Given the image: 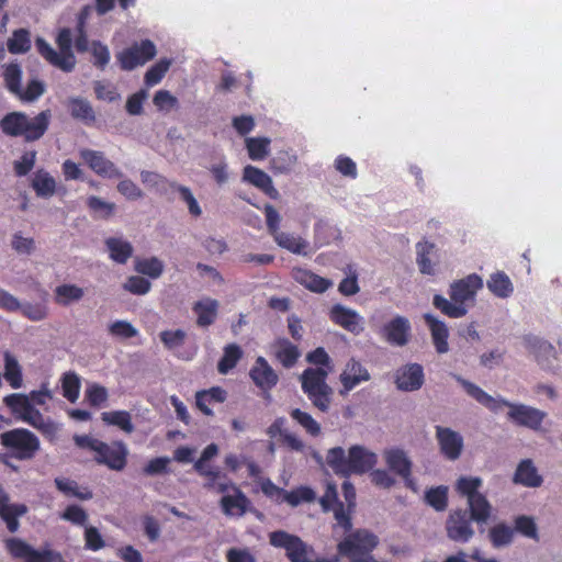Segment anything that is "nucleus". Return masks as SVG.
<instances>
[{
	"instance_id": "20e7f679",
	"label": "nucleus",
	"mask_w": 562,
	"mask_h": 562,
	"mask_svg": "<svg viewBox=\"0 0 562 562\" xmlns=\"http://www.w3.org/2000/svg\"><path fill=\"white\" fill-rule=\"evenodd\" d=\"M52 121L49 109L43 110L34 116L25 112L13 111L0 120V130L10 137H22L26 143L41 139L47 132Z\"/></svg>"
},
{
	"instance_id": "f704fd0d",
	"label": "nucleus",
	"mask_w": 562,
	"mask_h": 562,
	"mask_svg": "<svg viewBox=\"0 0 562 562\" xmlns=\"http://www.w3.org/2000/svg\"><path fill=\"white\" fill-rule=\"evenodd\" d=\"M227 393L224 389L220 386H213L210 390L199 391L195 394V402L198 408L206 416H212L213 411L204 405V400H207L209 403H223L226 401Z\"/></svg>"
},
{
	"instance_id": "bb28decb",
	"label": "nucleus",
	"mask_w": 562,
	"mask_h": 562,
	"mask_svg": "<svg viewBox=\"0 0 562 562\" xmlns=\"http://www.w3.org/2000/svg\"><path fill=\"white\" fill-rule=\"evenodd\" d=\"M514 482L527 487H539L543 480L530 459L522 460L514 474Z\"/></svg>"
},
{
	"instance_id": "a211bd4d",
	"label": "nucleus",
	"mask_w": 562,
	"mask_h": 562,
	"mask_svg": "<svg viewBox=\"0 0 562 562\" xmlns=\"http://www.w3.org/2000/svg\"><path fill=\"white\" fill-rule=\"evenodd\" d=\"M370 373L366 367H363L356 359H350L344 371L340 373L339 380L342 385V390H340V394H348L352 391L358 384L361 382H367L370 380Z\"/></svg>"
},
{
	"instance_id": "680f3d73",
	"label": "nucleus",
	"mask_w": 562,
	"mask_h": 562,
	"mask_svg": "<svg viewBox=\"0 0 562 562\" xmlns=\"http://www.w3.org/2000/svg\"><path fill=\"white\" fill-rule=\"evenodd\" d=\"M171 61L162 58L153 65L145 74V83L149 87L159 83L168 71Z\"/></svg>"
},
{
	"instance_id": "aec40b11",
	"label": "nucleus",
	"mask_w": 562,
	"mask_h": 562,
	"mask_svg": "<svg viewBox=\"0 0 562 562\" xmlns=\"http://www.w3.org/2000/svg\"><path fill=\"white\" fill-rule=\"evenodd\" d=\"M395 383L398 390L416 391L424 384V370L418 363H409L396 372Z\"/></svg>"
},
{
	"instance_id": "69168bd1",
	"label": "nucleus",
	"mask_w": 562,
	"mask_h": 562,
	"mask_svg": "<svg viewBox=\"0 0 562 562\" xmlns=\"http://www.w3.org/2000/svg\"><path fill=\"white\" fill-rule=\"evenodd\" d=\"M150 286V282L147 279L139 276H132L127 278L126 282L123 285V288L126 291L135 295H144L148 293Z\"/></svg>"
},
{
	"instance_id": "5fc2aeb1",
	"label": "nucleus",
	"mask_w": 562,
	"mask_h": 562,
	"mask_svg": "<svg viewBox=\"0 0 562 562\" xmlns=\"http://www.w3.org/2000/svg\"><path fill=\"white\" fill-rule=\"evenodd\" d=\"M524 344H525V347L530 351L532 352L536 358L540 361V357L542 355H553L555 353V349L554 347L546 341V340H542L536 336H532V335H527L524 337Z\"/></svg>"
},
{
	"instance_id": "09e8293b",
	"label": "nucleus",
	"mask_w": 562,
	"mask_h": 562,
	"mask_svg": "<svg viewBox=\"0 0 562 562\" xmlns=\"http://www.w3.org/2000/svg\"><path fill=\"white\" fill-rule=\"evenodd\" d=\"M135 270L151 279L159 278L164 272V265L157 257L143 258L135 260Z\"/></svg>"
},
{
	"instance_id": "412c9836",
	"label": "nucleus",
	"mask_w": 562,
	"mask_h": 562,
	"mask_svg": "<svg viewBox=\"0 0 562 562\" xmlns=\"http://www.w3.org/2000/svg\"><path fill=\"white\" fill-rule=\"evenodd\" d=\"M385 461L391 471L402 476L406 485L414 488L412 475V462L402 449H390L385 452Z\"/></svg>"
},
{
	"instance_id": "f03ea898",
	"label": "nucleus",
	"mask_w": 562,
	"mask_h": 562,
	"mask_svg": "<svg viewBox=\"0 0 562 562\" xmlns=\"http://www.w3.org/2000/svg\"><path fill=\"white\" fill-rule=\"evenodd\" d=\"M456 379L462 385L469 396L474 398L477 403L491 412L497 413L503 407H508V418L518 426L538 430L547 416L544 412L538 408L524 404H514L504 398H495L476 384L461 376H456Z\"/></svg>"
},
{
	"instance_id": "9b49d317",
	"label": "nucleus",
	"mask_w": 562,
	"mask_h": 562,
	"mask_svg": "<svg viewBox=\"0 0 562 562\" xmlns=\"http://www.w3.org/2000/svg\"><path fill=\"white\" fill-rule=\"evenodd\" d=\"M328 317L335 325L353 335L363 331V317L357 311L342 304H334L328 312Z\"/></svg>"
},
{
	"instance_id": "f257e3e1",
	"label": "nucleus",
	"mask_w": 562,
	"mask_h": 562,
	"mask_svg": "<svg viewBox=\"0 0 562 562\" xmlns=\"http://www.w3.org/2000/svg\"><path fill=\"white\" fill-rule=\"evenodd\" d=\"M483 481L479 476H460L454 490L460 497L467 498L468 509H452L445 522L447 537L454 542L467 543L475 535L472 522L485 525L492 516L493 507L487 497L480 492Z\"/></svg>"
},
{
	"instance_id": "a878e982",
	"label": "nucleus",
	"mask_w": 562,
	"mask_h": 562,
	"mask_svg": "<svg viewBox=\"0 0 562 562\" xmlns=\"http://www.w3.org/2000/svg\"><path fill=\"white\" fill-rule=\"evenodd\" d=\"M229 490L234 491L233 495H224L221 498V507L227 516H243L249 505L247 496L233 483Z\"/></svg>"
},
{
	"instance_id": "393cba45",
	"label": "nucleus",
	"mask_w": 562,
	"mask_h": 562,
	"mask_svg": "<svg viewBox=\"0 0 562 562\" xmlns=\"http://www.w3.org/2000/svg\"><path fill=\"white\" fill-rule=\"evenodd\" d=\"M424 321L430 330L436 351L438 353H446L449 350V330L447 325L429 313L424 314Z\"/></svg>"
},
{
	"instance_id": "0e129e2a",
	"label": "nucleus",
	"mask_w": 562,
	"mask_h": 562,
	"mask_svg": "<svg viewBox=\"0 0 562 562\" xmlns=\"http://www.w3.org/2000/svg\"><path fill=\"white\" fill-rule=\"evenodd\" d=\"M515 530L527 538H530V539H533L537 541L539 540L537 525H536L533 518H531L529 516L521 515V516L516 517Z\"/></svg>"
},
{
	"instance_id": "1a4fd4ad",
	"label": "nucleus",
	"mask_w": 562,
	"mask_h": 562,
	"mask_svg": "<svg viewBox=\"0 0 562 562\" xmlns=\"http://www.w3.org/2000/svg\"><path fill=\"white\" fill-rule=\"evenodd\" d=\"M5 548L14 559H21L24 562H55L59 554L52 550L38 551L25 541L19 538H9L4 541Z\"/></svg>"
},
{
	"instance_id": "b1692460",
	"label": "nucleus",
	"mask_w": 562,
	"mask_h": 562,
	"mask_svg": "<svg viewBox=\"0 0 562 562\" xmlns=\"http://www.w3.org/2000/svg\"><path fill=\"white\" fill-rule=\"evenodd\" d=\"M243 180L260 189L268 196L276 199L278 190L272 186V180L263 170L248 165L244 168Z\"/></svg>"
},
{
	"instance_id": "6e6552de",
	"label": "nucleus",
	"mask_w": 562,
	"mask_h": 562,
	"mask_svg": "<svg viewBox=\"0 0 562 562\" xmlns=\"http://www.w3.org/2000/svg\"><path fill=\"white\" fill-rule=\"evenodd\" d=\"M156 46L150 40H143L140 43H134L124 48L116 55L122 70L131 71L151 60L156 55Z\"/></svg>"
},
{
	"instance_id": "3c124183",
	"label": "nucleus",
	"mask_w": 562,
	"mask_h": 562,
	"mask_svg": "<svg viewBox=\"0 0 562 562\" xmlns=\"http://www.w3.org/2000/svg\"><path fill=\"white\" fill-rule=\"evenodd\" d=\"M514 529L504 522L497 524L490 529L488 538L495 548L509 544L513 541Z\"/></svg>"
},
{
	"instance_id": "4d7b16f0",
	"label": "nucleus",
	"mask_w": 562,
	"mask_h": 562,
	"mask_svg": "<svg viewBox=\"0 0 562 562\" xmlns=\"http://www.w3.org/2000/svg\"><path fill=\"white\" fill-rule=\"evenodd\" d=\"M315 499V493L311 487L300 486L291 492L283 490V501L292 506H297L302 503H310Z\"/></svg>"
},
{
	"instance_id": "2f4dec72",
	"label": "nucleus",
	"mask_w": 562,
	"mask_h": 562,
	"mask_svg": "<svg viewBox=\"0 0 562 562\" xmlns=\"http://www.w3.org/2000/svg\"><path fill=\"white\" fill-rule=\"evenodd\" d=\"M105 246L109 250L110 258L116 263H126L133 255L132 244L117 237L105 239Z\"/></svg>"
},
{
	"instance_id": "a19ab883",
	"label": "nucleus",
	"mask_w": 562,
	"mask_h": 562,
	"mask_svg": "<svg viewBox=\"0 0 562 562\" xmlns=\"http://www.w3.org/2000/svg\"><path fill=\"white\" fill-rule=\"evenodd\" d=\"M243 356L241 348L236 344H229L224 348L223 357L217 363V371L221 374H227L236 367Z\"/></svg>"
},
{
	"instance_id": "338daca9",
	"label": "nucleus",
	"mask_w": 562,
	"mask_h": 562,
	"mask_svg": "<svg viewBox=\"0 0 562 562\" xmlns=\"http://www.w3.org/2000/svg\"><path fill=\"white\" fill-rule=\"evenodd\" d=\"M109 333L114 337L133 338L138 330L127 321H115L109 326Z\"/></svg>"
},
{
	"instance_id": "c9c22d12",
	"label": "nucleus",
	"mask_w": 562,
	"mask_h": 562,
	"mask_svg": "<svg viewBox=\"0 0 562 562\" xmlns=\"http://www.w3.org/2000/svg\"><path fill=\"white\" fill-rule=\"evenodd\" d=\"M32 188L37 196L49 198L56 191V181L46 170L40 169L34 173Z\"/></svg>"
},
{
	"instance_id": "6ab92c4d",
	"label": "nucleus",
	"mask_w": 562,
	"mask_h": 562,
	"mask_svg": "<svg viewBox=\"0 0 562 562\" xmlns=\"http://www.w3.org/2000/svg\"><path fill=\"white\" fill-rule=\"evenodd\" d=\"M10 496L0 485V518L5 522L10 532L18 531L20 527L19 517L27 513L24 504H10Z\"/></svg>"
},
{
	"instance_id": "bf43d9fd",
	"label": "nucleus",
	"mask_w": 562,
	"mask_h": 562,
	"mask_svg": "<svg viewBox=\"0 0 562 562\" xmlns=\"http://www.w3.org/2000/svg\"><path fill=\"white\" fill-rule=\"evenodd\" d=\"M283 248L295 255L310 254V243L299 235L283 234Z\"/></svg>"
},
{
	"instance_id": "7c9ffc66",
	"label": "nucleus",
	"mask_w": 562,
	"mask_h": 562,
	"mask_svg": "<svg viewBox=\"0 0 562 562\" xmlns=\"http://www.w3.org/2000/svg\"><path fill=\"white\" fill-rule=\"evenodd\" d=\"M192 310L198 316V326L207 327L212 325L217 317L218 302L207 297L195 302Z\"/></svg>"
},
{
	"instance_id": "7ed1b4c3",
	"label": "nucleus",
	"mask_w": 562,
	"mask_h": 562,
	"mask_svg": "<svg viewBox=\"0 0 562 562\" xmlns=\"http://www.w3.org/2000/svg\"><path fill=\"white\" fill-rule=\"evenodd\" d=\"M306 360L323 368H307L301 375L302 390L314 407L323 413L328 412L333 390L326 380L330 370V358L323 347H318L306 356Z\"/></svg>"
},
{
	"instance_id": "473e14b6",
	"label": "nucleus",
	"mask_w": 562,
	"mask_h": 562,
	"mask_svg": "<svg viewBox=\"0 0 562 562\" xmlns=\"http://www.w3.org/2000/svg\"><path fill=\"white\" fill-rule=\"evenodd\" d=\"M487 289L497 297H509L514 292L513 283L504 271H497L490 276Z\"/></svg>"
},
{
	"instance_id": "e2e57ef3",
	"label": "nucleus",
	"mask_w": 562,
	"mask_h": 562,
	"mask_svg": "<svg viewBox=\"0 0 562 562\" xmlns=\"http://www.w3.org/2000/svg\"><path fill=\"white\" fill-rule=\"evenodd\" d=\"M44 92V82L38 79H32L27 82L24 89L21 87V92L16 93L15 97H18L22 102H33L43 95Z\"/></svg>"
},
{
	"instance_id": "9d476101",
	"label": "nucleus",
	"mask_w": 562,
	"mask_h": 562,
	"mask_svg": "<svg viewBox=\"0 0 562 562\" xmlns=\"http://www.w3.org/2000/svg\"><path fill=\"white\" fill-rule=\"evenodd\" d=\"M79 156L94 173L102 178L114 179L123 176L114 162L100 150L85 148L79 151Z\"/></svg>"
},
{
	"instance_id": "dca6fc26",
	"label": "nucleus",
	"mask_w": 562,
	"mask_h": 562,
	"mask_svg": "<svg viewBox=\"0 0 562 562\" xmlns=\"http://www.w3.org/2000/svg\"><path fill=\"white\" fill-rule=\"evenodd\" d=\"M483 286V280L473 273L464 279L456 281L450 286L451 301L464 305L467 301L473 300L477 290Z\"/></svg>"
},
{
	"instance_id": "e433bc0d",
	"label": "nucleus",
	"mask_w": 562,
	"mask_h": 562,
	"mask_svg": "<svg viewBox=\"0 0 562 562\" xmlns=\"http://www.w3.org/2000/svg\"><path fill=\"white\" fill-rule=\"evenodd\" d=\"M55 485L59 492L66 496L77 497L81 501L91 499L93 494L87 486H79L74 480L66 477H56Z\"/></svg>"
},
{
	"instance_id": "4be33fe9",
	"label": "nucleus",
	"mask_w": 562,
	"mask_h": 562,
	"mask_svg": "<svg viewBox=\"0 0 562 562\" xmlns=\"http://www.w3.org/2000/svg\"><path fill=\"white\" fill-rule=\"evenodd\" d=\"M249 375L254 383L267 392L278 382V375L263 357H258L250 369Z\"/></svg>"
},
{
	"instance_id": "de8ad7c7",
	"label": "nucleus",
	"mask_w": 562,
	"mask_h": 562,
	"mask_svg": "<svg viewBox=\"0 0 562 562\" xmlns=\"http://www.w3.org/2000/svg\"><path fill=\"white\" fill-rule=\"evenodd\" d=\"M4 86L14 95L21 92L22 69L16 63H10L3 71Z\"/></svg>"
},
{
	"instance_id": "ea45409f",
	"label": "nucleus",
	"mask_w": 562,
	"mask_h": 562,
	"mask_svg": "<svg viewBox=\"0 0 562 562\" xmlns=\"http://www.w3.org/2000/svg\"><path fill=\"white\" fill-rule=\"evenodd\" d=\"M101 419L108 425L119 427L126 434L134 431L132 417L127 411L104 412L101 414Z\"/></svg>"
},
{
	"instance_id": "39448f33",
	"label": "nucleus",
	"mask_w": 562,
	"mask_h": 562,
	"mask_svg": "<svg viewBox=\"0 0 562 562\" xmlns=\"http://www.w3.org/2000/svg\"><path fill=\"white\" fill-rule=\"evenodd\" d=\"M0 462L12 469L11 459L26 461L33 459L40 451L38 438L26 428H14L0 434Z\"/></svg>"
},
{
	"instance_id": "a18cd8bd",
	"label": "nucleus",
	"mask_w": 562,
	"mask_h": 562,
	"mask_svg": "<svg viewBox=\"0 0 562 562\" xmlns=\"http://www.w3.org/2000/svg\"><path fill=\"white\" fill-rule=\"evenodd\" d=\"M331 510L336 520V524L333 526L334 531H336L337 528H341L345 537L355 531L352 530L351 518L355 509H350L348 506H345L344 503H339Z\"/></svg>"
},
{
	"instance_id": "cd10ccee",
	"label": "nucleus",
	"mask_w": 562,
	"mask_h": 562,
	"mask_svg": "<svg viewBox=\"0 0 562 562\" xmlns=\"http://www.w3.org/2000/svg\"><path fill=\"white\" fill-rule=\"evenodd\" d=\"M67 109L70 115L86 125H92L95 122V113L91 103L83 98L74 97L67 101Z\"/></svg>"
},
{
	"instance_id": "c03bdc74",
	"label": "nucleus",
	"mask_w": 562,
	"mask_h": 562,
	"mask_svg": "<svg viewBox=\"0 0 562 562\" xmlns=\"http://www.w3.org/2000/svg\"><path fill=\"white\" fill-rule=\"evenodd\" d=\"M82 296L83 290L75 284H61L55 289V302L63 306L80 301Z\"/></svg>"
},
{
	"instance_id": "603ef678",
	"label": "nucleus",
	"mask_w": 562,
	"mask_h": 562,
	"mask_svg": "<svg viewBox=\"0 0 562 562\" xmlns=\"http://www.w3.org/2000/svg\"><path fill=\"white\" fill-rule=\"evenodd\" d=\"M270 139L266 137L246 138L248 156L252 160H262L269 153Z\"/></svg>"
},
{
	"instance_id": "5701e85b",
	"label": "nucleus",
	"mask_w": 562,
	"mask_h": 562,
	"mask_svg": "<svg viewBox=\"0 0 562 562\" xmlns=\"http://www.w3.org/2000/svg\"><path fill=\"white\" fill-rule=\"evenodd\" d=\"M291 274L297 283L315 293H324L333 285L329 279L323 278L311 270L295 268Z\"/></svg>"
},
{
	"instance_id": "72a5a7b5",
	"label": "nucleus",
	"mask_w": 562,
	"mask_h": 562,
	"mask_svg": "<svg viewBox=\"0 0 562 562\" xmlns=\"http://www.w3.org/2000/svg\"><path fill=\"white\" fill-rule=\"evenodd\" d=\"M3 359L5 381L12 389H20L23 384V373L18 359L10 351L4 352Z\"/></svg>"
},
{
	"instance_id": "864d4df0",
	"label": "nucleus",
	"mask_w": 562,
	"mask_h": 562,
	"mask_svg": "<svg viewBox=\"0 0 562 562\" xmlns=\"http://www.w3.org/2000/svg\"><path fill=\"white\" fill-rule=\"evenodd\" d=\"M211 475H205L206 479L203 487L209 491H215L217 493H226L229 491L232 482L222 474L218 468L211 469Z\"/></svg>"
},
{
	"instance_id": "ddd939ff",
	"label": "nucleus",
	"mask_w": 562,
	"mask_h": 562,
	"mask_svg": "<svg viewBox=\"0 0 562 562\" xmlns=\"http://www.w3.org/2000/svg\"><path fill=\"white\" fill-rule=\"evenodd\" d=\"M412 335L409 321L401 315L393 317L381 329L382 338L392 346L403 347L408 344Z\"/></svg>"
},
{
	"instance_id": "8fccbe9b",
	"label": "nucleus",
	"mask_w": 562,
	"mask_h": 562,
	"mask_svg": "<svg viewBox=\"0 0 562 562\" xmlns=\"http://www.w3.org/2000/svg\"><path fill=\"white\" fill-rule=\"evenodd\" d=\"M326 462L336 474L347 476L348 457H346L341 447L329 449L326 454Z\"/></svg>"
},
{
	"instance_id": "0eeeda50",
	"label": "nucleus",
	"mask_w": 562,
	"mask_h": 562,
	"mask_svg": "<svg viewBox=\"0 0 562 562\" xmlns=\"http://www.w3.org/2000/svg\"><path fill=\"white\" fill-rule=\"evenodd\" d=\"M56 44L59 53L56 52L44 38L37 37L35 46L37 53L52 66L69 72L76 66V57L71 50L72 34L70 29L64 27L56 37Z\"/></svg>"
},
{
	"instance_id": "c85d7f7f",
	"label": "nucleus",
	"mask_w": 562,
	"mask_h": 562,
	"mask_svg": "<svg viewBox=\"0 0 562 562\" xmlns=\"http://www.w3.org/2000/svg\"><path fill=\"white\" fill-rule=\"evenodd\" d=\"M24 423L38 430L48 440H54L59 430L58 425L49 417H45L37 408L24 418Z\"/></svg>"
},
{
	"instance_id": "4468645a",
	"label": "nucleus",
	"mask_w": 562,
	"mask_h": 562,
	"mask_svg": "<svg viewBox=\"0 0 562 562\" xmlns=\"http://www.w3.org/2000/svg\"><path fill=\"white\" fill-rule=\"evenodd\" d=\"M436 439L441 454L450 461L460 458L463 450V438L449 427L436 426Z\"/></svg>"
},
{
	"instance_id": "f3484780",
	"label": "nucleus",
	"mask_w": 562,
	"mask_h": 562,
	"mask_svg": "<svg viewBox=\"0 0 562 562\" xmlns=\"http://www.w3.org/2000/svg\"><path fill=\"white\" fill-rule=\"evenodd\" d=\"M376 463L375 453L361 446H352L348 453L347 476L350 474H363L373 469Z\"/></svg>"
},
{
	"instance_id": "79ce46f5",
	"label": "nucleus",
	"mask_w": 562,
	"mask_h": 562,
	"mask_svg": "<svg viewBox=\"0 0 562 562\" xmlns=\"http://www.w3.org/2000/svg\"><path fill=\"white\" fill-rule=\"evenodd\" d=\"M448 486L439 485L425 492V502L436 512H445L448 507Z\"/></svg>"
},
{
	"instance_id": "4c0bfd02",
	"label": "nucleus",
	"mask_w": 562,
	"mask_h": 562,
	"mask_svg": "<svg viewBox=\"0 0 562 562\" xmlns=\"http://www.w3.org/2000/svg\"><path fill=\"white\" fill-rule=\"evenodd\" d=\"M435 244L429 241H420L416 244L417 257L416 261L419 271L423 274H435V266L431 263L430 256L434 254Z\"/></svg>"
},
{
	"instance_id": "58836bf2",
	"label": "nucleus",
	"mask_w": 562,
	"mask_h": 562,
	"mask_svg": "<svg viewBox=\"0 0 562 562\" xmlns=\"http://www.w3.org/2000/svg\"><path fill=\"white\" fill-rule=\"evenodd\" d=\"M31 33L26 29L14 30L7 41L8 50L11 54H25L31 49Z\"/></svg>"
},
{
	"instance_id": "6e6d98bb",
	"label": "nucleus",
	"mask_w": 562,
	"mask_h": 562,
	"mask_svg": "<svg viewBox=\"0 0 562 562\" xmlns=\"http://www.w3.org/2000/svg\"><path fill=\"white\" fill-rule=\"evenodd\" d=\"M87 206L95 217L103 220L111 217L115 211L114 203L103 201L102 199L94 195H91L87 199Z\"/></svg>"
},
{
	"instance_id": "49530a36",
	"label": "nucleus",
	"mask_w": 562,
	"mask_h": 562,
	"mask_svg": "<svg viewBox=\"0 0 562 562\" xmlns=\"http://www.w3.org/2000/svg\"><path fill=\"white\" fill-rule=\"evenodd\" d=\"M80 378L74 371L65 372L61 376L63 396L74 403L78 400L80 393Z\"/></svg>"
},
{
	"instance_id": "37998d69",
	"label": "nucleus",
	"mask_w": 562,
	"mask_h": 562,
	"mask_svg": "<svg viewBox=\"0 0 562 562\" xmlns=\"http://www.w3.org/2000/svg\"><path fill=\"white\" fill-rule=\"evenodd\" d=\"M432 304L437 310L450 318L463 317L468 312L465 305L457 304L453 301L450 302L440 294H436L434 296Z\"/></svg>"
},
{
	"instance_id": "052dcab7",
	"label": "nucleus",
	"mask_w": 562,
	"mask_h": 562,
	"mask_svg": "<svg viewBox=\"0 0 562 562\" xmlns=\"http://www.w3.org/2000/svg\"><path fill=\"white\" fill-rule=\"evenodd\" d=\"M170 189L177 190L179 192L181 200L186 202V204L188 205L189 213L192 216H201L202 210L196 199L194 198V195L192 194L191 190L188 187L172 182L170 183Z\"/></svg>"
},
{
	"instance_id": "f8f14e48",
	"label": "nucleus",
	"mask_w": 562,
	"mask_h": 562,
	"mask_svg": "<svg viewBox=\"0 0 562 562\" xmlns=\"http://www.w3.org/2000/svg\"><path fill=\"white\" fill-rule=\"evenodd\" d=\"M128 450L123 441L105 442V448H100L94 461L106 465L110 470L122 471L127 464Z\"/></svg>"
},
{
	"instance_id": "13d9d810",
	"label": "nucleus",
	"mask_w": 562,
	"mask_h": 562,
	"mask_svg": "<svg viewBox=\"0 0 562 562\" xmlns=\"http://www.w3.org/2000/svg\"><path fill=\"white\" fill-rule=\"evenodd\" d=\"M291 417L301 425L311 436H318L321 434L319 424L306 412L300 408L292 409Z\"/></svg>"
},
{
	"instance_id": "c756f323",
	"label": "nucleus",
	"mask_w": 562,
	"mask_h": 562,
	"mask_svg": "<svg viewBox=\"0 0 562 562\" xmlns=\"http://www.w3.org/2000/svg\"><path fill=\"white\" fill-rule=\"evenodd\" d=\"M3 403L10 409L11 414L22 422H24V418L27 417L35 408L29 396L21 393L7 395L3 398Z\"/></svg>"
},
{
	"instance_id": "2eb2a0df",
	"label": "nucleus",
	"mask_w": 562,
	"mask_h": 562,
	"mask_svg": "<svg viewBox=\"0 0 562 562\" xmlns=\"http://www.w3.org/2000/svg\"><path fill=\"white\" fill-rule=\"evenodd\" d=\"M283 550L290 562H312L316 557L314 548L300 537L283 531Z\"/></svg>"
},
{
	"instance_id": "774afa93",
	"label": "nucleus",
	"mask_w": 562,
	"mask_h": 562,
	"mask_svg": "<svg viewBox=\"0 0 562 562\" xmlns=\"http://www.w3.org/2000/svg\"><path fill=\"white\" fill-rule=\"evenodd\" d=\"M140 178L143 183L156 188L160 193H166L167 188H170L171 182L157 172L142 171Z\"/></svg>"
},
{
	"instance_id": "423d86ee",
	"label": "nucleus",
	"mask_w": 562,
	"mask_h": 562,
	"mask_svg": "<svg viewBox=\"0 0 562 562\" xmlns=\"http://www.w3.org/2000/svg\"><path fill=\"white\" fill-rule=\"evenodd\" d=\"M378 546L376 535L368 529L359 528L344 537L336 548L337 553L348 562H387L374 557L373 551Z\"/></svg>"
}]
</instances>
